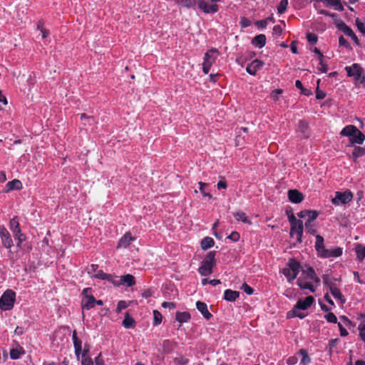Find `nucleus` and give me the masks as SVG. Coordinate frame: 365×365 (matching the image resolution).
Returning a JSON list of instances; mask_svg holds the SVG:
<instances>
[{
	"label": "nucleus",
	"instance_id": "obj_15",
	"mask_svg": "<svg viewBox=\"0 0 365 365\" xmlns=\"http://www.w3.org/2000/svg\"><path fill=\"white\" fill-rule=\"evenodd\" d=\"M288 198L292 202L297 204L304 200V195L297 190H289L288 191Z\"/></svg>",
	"mask_w": 365,
	"mask_h": 365
},
{
	"label": "nucleus",
	"instance_id": "obj_56",
	"mask_svg": "<svg viewBox=\"0 0 365 365\" xmlns=\"http://www.w3.org/2000/svg\"><path fill=\"white\" fill-rule=\"evenodd\" d=\"M282 93V89H275L271 93L272 98H273L274 101H276L278 100L279 95H280Z\"/></svg>",
	"mask_w": 365,
	"mask_h": 365
},
{
	"label": "nucleus",
	"instance_id": "obj_37",
	"mask_svg": "<svg viewBox=\"0 0 365 365\" xmlns=\"http://www.w3.org/2000/svg\"><path fill=\"white\" fill-rule=\"evenodd\" d=\"M299 353L302 356L301 364H306L310 361L309 356L306 350L300 349Z\"/></svg>",
	"mask_w": 365,
	"mask_h": 365
},
{
	"label": "nucleus",
	"instance_id": "obj_6",
	"mask_svg": "<svg viewBox=\"0 0 365 365\" xmlns=\"http://www.w3.org/2000/svg\"><path fill=\"white\" fill-rule=\"evenodd\" d=\"M16 300V293L11 289H7L0 297V309L4 311L11 310Z\"/></svg>",
	"mask_w": 365,
	"mask_h": 365
},
{
	"label": "nucleus",
	"instance_id": "obj_4",
	"mask_svg": "<svg viewBox=\"0 0 365 365\" xmlns=\"http://www.w3.org/2000/svg\"><path fill=\"white\" fill-rule=\"evenodd\" d=\"M300 264L294 259H290L282 272L289 283H292L299 272Z\"/></svg>",
	"mask_w": 365,
	"mask_h": 365
},
{
	"label": "nucleus",
	"instance_id": "obj_20",
	"mask_svg": "<svg viewBox=\"0 0 365 365\" xmlns=\"http://www.w3.org/2000/svg\"><path fill=\"white\" fill-rule=\"evenodd\" d=\"M332 296L340 302L341 304H344L346 299L341 291L338 289L336 284H331L330 289H329Z\"/></svg>",
	"mask_w": 365,
	"mask_h": 365
},
{
	"label": "nucleus",
	"instance_id": "obj_24",
	"mask_svg": "<svg viewBox=\"0 0 365 365\" xmlns=\"http://www.w3.org/2000/svg\"><path fill=\"white\" fill-rule=\"evenodd\" d=\"M239 296V292L231 289H226L224 293V299L229 302H235Z\"/></svg>",
	"mask_w": 365,
	"mask_h": 365
},
{
	"label": "nucleus",
	"instance_id": "obj_47",
	"mask_svg": "<svg viewBox=\"0 0 365 365\" xmlns=\"http://www.w3.org/2000/svg\"><path fill=\"white\" fill-rule=\"evenodd\" d=\"M305 229L307 231V232H309L310 234L314 235L316 232V230L314 227L313 222L311 223L310 222H305Z\"/></svg>",
	"mask_w": 365,
	"mask_h": 365
},
{
	"label": "nucleus",
	"instance_id": "obj_38",
	"mask_svg": "<svg viewBox=\"0 0 365 365\" xmlns=\"http://www.w3.org/2000/svg\"><path fill=\"white\" fill-rule=\"evenodd\" d=\"M319 65L317 68L322 73H327L328 71L327 65L324 61V58H318Z\"/></svg>",
	"mask_w": 365,
	"mask_h": 365
},
{
	"label": "nucleus",
	"instance_id": "obj_51",
	"mask_svg": "<svg viewBox=\"0 0 365 365\" xmlns=\"http://www.w3.org/2000/svg\"><path fill=\"white\" fill-rule=\"evenodd\" d=\"M338 327L340 331V335L341 336H346L349 334L348 331L344 328L341 322L338 323Z\"/></svg>",
	"mask_w": 365,
	"mask_h": 365
},
{
	"label": "nucleus",
	"instance_id": "obj_22",
	"mask_svg": "<svg viewBox=\"0 0 365 365\" xmlns=\"http://www.w3.org/2000/svg\"><path fill=\"white\" fill-rule=\"evenodd\" d=\"M357 128L353 125H349L345 126L341 131L340 132V135L343 136H347L349 139L352 137V135L356 132Z\"/></svg>",
	"mask_w": 365,
	"mask_h": 365
},
{
	"label": "nucleus",
	"instance_id": "obj_34",
	"mask_svg": "<svg viewBox=\"0 0 365 365\" xmlns=\"http://www.w3.org/2000/svg\"><path fill=\"white\" fill-rule=\"evenodd\" d=\"M357 259L361 261L365 258V246L357 245L355 248Z\"/></svg>",
	"mask_w": 365,
	"mask_h": 365
},
{
	"label": "nucleus",
	"instance_id": "obj_11",
	"mask_svg": "<svg viewBox=\"0 0 365 365\" xmlns=\"http://www.w3.org/2000/svg\"><path fill=\"white\" fill-rule=\"evenodd\" d=\"M347 76L354 78L356 83H358L364 74V68L359 63H353L345 67Z\"/></svg>",
	"mask_w": 365,
	"mask_h": 365
},
{
	"label": "nucleus",
	"instance_id": "obj_9",
	"mask_svg": "<svg viewBox=\"0 0 365 365\" xmlns=\"http://www.w3.org/2000/svg\"><path fill=\"white\" fill-rule=\"evenodd\" d=\"M353 196V193L348 190L344 192H336L331 202L336 206L346 205L351 201Z\"/></svg>",
	"mask_w": 365,
	"mask_h": 365
},
{
	"label": "nucleus",
	"instance_id": "obj_52",
	"mask_svg": "<svg viewBox=\"0 0 365 365\" xmlns=\"http://www.w3.org/2000/svg\"><path fill=\"white\" fill-rule=\"evenodd\" d=\"M307 41L311 44H314L317 41V36L315 34H310V33L308 34L307 36Z\"/></svg>",
	"mask_w": 365,
	"mask_h": 365
},
{
	"label": "nucleus",
	"instance_id": "obj_41",
	"mask_svg": "<svg viewBox=\"0 0 365 365\" xmlns=\"http://www.w3.org/2000/svg\"><path fill=\"white\" fill-rule=\"evenodd\" d=\"M307 217L308 218L307 222L312 223L318 217V212L315 210H307Z\"/></svg>",
	"mask_w": 365,
	"mask_h": 365
},
{
	"label": "nucleus",
	"instance_id": "obj_64",
	"mask_svg": "<svg viewBox=\"0 0 365 365\" xmlns=\"http://www.w3.org/2000/svg\"><path fill=\"white\" fill-rule=\"evenodd\" d=\"M25 329L23 327H17L14 330V334L16 335H21L24 333Z\"/></svg>",
	"mask_w": 365,
	"mask_h": 365
},
{
	"label": "nucleus",
	"instance_id": "obj_12",
	"mask_svg": "<svg viewBox=\"0 0 365 365\" xmlns=\"http://www.w3.org/2000/svg\"><path fill=\"white\" fill-rule=\"evenodd\" d=\"M0 237L4 247L7 249H11L13 247L14 243L11 235L4 226L0 227Z\"/></svg>",
	"mask_w": 365,
	"mask_h": 365
},
{
	"label": "nucleus",
	"instance_id": "obj_49",
	"mask_svg": "<svg viewBox=\"0 0 365 365\" xmlns=\"http://www.w3.org/2000/svg\"><path fill=\"white\" fill-rule=\"evenodd\" d=\"M271 21L272 19L271 18H267L266 19H264V20H260V21H257L256 23H255V25L259 27V28H265L267 25V22L268 21Z\"/></svg>",
	"mask_w": 365,
	"mask_h": 365
},
{
	"label": "nucleus",
	"instance_id": "obj_33",
	"mask_svg": "<svg viewBox=\"0 0 365 365\" xmlns=\"http://www.w3.org/2000/svg\"><path fill=\"white\" fill-rule=\"evenodd\" d=\"M135 324V320L130 317L128 313H126L125 319L123 321V326L126 329L133 327Z\"/></svg>",
	"mask_w": 365,
	"mask_h": 365
},
{
	"label": "nucleus",
	"instance_id": "obj_39",
	"mask_svg": "<svg viewBox=\"0 0 365 365\" xmlns=\"http://www.w3.org/2000/svg\"><path fill=\"white\" fill-rule=\"evenodd\" d=\"M37 29L41 31L43 38H46L49 34L48 31L43 28V24L41 21L38 22Z\"/></svg>",
	"mask_w": 365,
	"mask_h": 365
},
{
	"label": "nucleus",
	"instance_id": "obj_31",
	"mask_svg": "<svg viewBox=\"0 0 365 365\" xmlns=\"http://www.w3.org/2000/svg\"><path fill=\"white\" fill-rule=\"evenodd\" d=\"M21 187V182L19 180H13L11 181H9L6 183V192L16 189L19 190Z\"/></svg>",
	"mask_w": 365,
	"mask_h": 365
},
{
	"label": "nucleus",
	"instance_id": "obj_30",
	"mask_svg": "<svg viewBox=\"0 0 365 365\" xmlns=\"http://www.w3.org/2000/svg\"><path fill=\"white\" fill-rule=\"evenodd\" d=\"M120 282L125 284L128 287H131L135 284V278L131 274H125L120 277Z\"/></svg>",
	"mask_w": 365,
	"mask_h": 365
},
{
	"label": "nucleus",
	"instance_id": "obj_43",
	"mask_svg": "<svg viewBox=\"0 0 365 365\" xmlns=\"http://www.w3.org/2000/svg\"><path fill=\"white\" fill-rule=\"evenodd\" d=\"M93 277L101 279L109 280L111 276L104 273L102 270H99L96 274H93Z\"/></svg>",
	"mask_w": 365,
	"mask_h": 365
},
{
	"label": "nucleus",
	"instance_id": "obj_17",
	"mask_svg": "<svg viewBox=\"0 0 365 365\" xmlns=\"http://www.w3.org/2000/svg\"><path fill=\"white\" fill-rule=\"evenodd\" d=\"M342 255V249L339 247H333L331 249H326L322 257L329 258V257H337Z\"/></svg>",
	"mask_w": 365,
	"mask_h": 365
},
{
	"label": "nucleus",
	"instance_id": "obj_1",
	"mask_svg": "<svg viewBox=\"0 0 365 365\" xmlns=\"http://www.w3.org/2000/svg\"><path fill=\"white\" fill-rule=\"evenodd\" d=\"M319 282V278L317 276L314 269L311 267L303 270L301 276L297 281L298 286L302 289H308L311 292H315Z\"/></svg>",
	"mask_w": 365,
	"mask_h": 365
},
{
	"label": "nucleus",
	"instance_id": "obj_54",
	"mask_svg": "<svg viewBox=\"0 0 365 365\" xmlns=\"http://www.w3.org/2000/svg\"><path fill=\"white\" fill-rule=\"evenodd\" d=\"M240 234L236 231L232 232L228 237V238L233 242H237L240 240Z\"/></svg>",
	"mask_w": 365,
	"mask_h": 365
},
{
	"label": "nucleus",
	"instance_id": "obj_29",
	"mask_svg": "<svg viewBox=\"0 0 365 365\" xmlns=\"http://www.w3.org/2000/svg\"><path fill=\"white\" fill-rule=\"evenodd\" d=\"M9 227L10 230L12 231L14 235H19L20 232H21L19 227V223L16 217H14L10 220Z\"/></svg>",
	"mask_w": 365,
	"mask_h": 365
},
{
	"label": "nucleus",
	"instance_id": "obj_14",
	"mask_svg": "<svg viewBox=\"0 0 365 365\" xmlns=\"http://www.w3.org/2000/svg\"><path fill=\"white\" fill-rule=\"evenodd\" d=\"M72 340L73 342L75 354L78 359L82 351V342L81 340L78 339L76 330H74L72 333Z\"/></svg>",
	"mask_w": 365,
	"mask_h": 365
},
{
	"label": "nucleus",
	"instance_id": "obj_13",
	"mask_svg": "<svg viewBox=\"0 0 365 365\" xmlns=\"http://www.w3.org/2000/svg\"><path fill=\"white\" fill-rule=\"evenodd\" d=\"M264 66V62L259 60H254L251 63L248 64L246 71L252 76H255L257 72L262 68Z\"/></svg>",
	"mask_w": 365,
	"mask_h": 365
},
{
	"label": "nucleus",
	"instance_id": "obj_3",
	"mask_svg": "<svg viewBox=\"0 0 365 365\" xmlns=\"http://www.w3.org/2000/svg\"><path fill=\"white\" fill-rule=\"evenodd\" d=\"M215 265V252H210L198 268V272L202 276H208L212 273V269Z\"/></svg>",
	"mask_w": 365,
	"mask_h": 365
},
{
	"label": "nucleus",
	"instance_id": "obj_18",
	"mask_svg": "<svg viewBox=\"0 0 365 365\" xmlns=\"http://www.w3.org/2000/svg\"><path fill=\"white\" fill-rule=\"evenodd\" d=\"M196 307L206 319L209 320L212 317V314L207 309L206 303L198 301L196 303Z\"/></svg>",
	"mask_w": 365,
	"mask_h": 365
},
{
	"label": "nucleus",
	"instance_id": "obj_32",
	"mask_svg": "<svg viewBox=\"0 0 365 365\" xmlns=\"http://www.w3.org/2000/svg\"><path fill=\"white\" fill-rule=\"evenodd\" d=\"M215 244V242L212 237H206L203 238L201 241V248L202 250H207L212 247Z\"/></svg>",
	"mask_w": 365,
	"mask_h": 365
},
{
	"label": "nucleus",
	"instance_id": "obj_10",
	"mask_svg": "<svg viewBox=\"0 0 365 365\" xmlns=\"http://www.w3.org/2000/svg\"><path fill=\"white\" fill-rule=\"evenodd\" d=\"M92 289L91 288H85L82 291V309L89 310L95 307L96 305V299L91 294Z\"/></svg>",
	"mask_w": 365,
	"mask_h": 365
},
{
	"label": "nucleus",
	"instance_id": "obj_27",
	"mask_svg": "<svg viewBox=\"0 0 365 365\" xmlns=\"http://www.w3.org/2000/svg\"><path fill=\"white\" fill-rule=\"evenodd\" d=\"M175 319L180 324L187 322L190 319V314L187 312H178L175 315Z\"/></svg>",
	"mask_w": 365,
	"mask_h": 365
},
{
	"label": "nucleus",
	"instance_id": "obj_58",
	"mask_svg": "<svg viewBox=\"0 0 365 365\" xmlns=\"http://www.w3.org/2000/svg\"><path fill=\"white\" fill-rule=\"evenodd\" d=\"M356 24L358 29L363 34H365V23L359 21L358 19L356 21Z\"/></svg>",
	"mask_w": 365,
	"mask_h": 365
},
{
	"label": "nucleus",
	"instance_id": "obj_7",
	"mask_svg": "<svg viewBox=\"0 0 365 365\" xmlns=\"http://www.w3.org/2000/svg\"><path fill=\"white\" fill-rule=\"evenodd\" d=\"M314 302V299L312 296L307 297L304 299H299L293 309L294 315L300 319L305 317V314L299 312V310H306L310 307Z\"/></svg>",
	"mask_w": 365,
	"mask_h": 365
},
{
	"label": "nucleus",
	"instance_id": "obj_28",
	"mask_svg": "<svg viewBox=\"0 0 365 365\" xmlns=\"http://www.w3.org/2000/svg\"><path fill=\"white\" fill-rule=\"evenodd\" d=\"M233 215H234V217L235 218V220L237 221H242L244 223H247L249 225L252 224L251 220H249V218L247 217L245 212H244L242 211H237V212H235L233 214Z\"/></svg>",
	"mask_w": 365,
	"mask_h": 365
},
{
	"label": "nucleus",
	"instance_id": "obj_26",
	"mask_svg": "<svg viewBox=\"0 0 365 365\" xmlns=\"http://www.w3.org/2000/svg\"><path fill=\"white\" fill-rule=\"evenodd\" d=\"M133 240V238L132 237L130 234L127 233L123 237H121V239L119 240L118 244V247L125 248L130 244V242Z\"/></svg>",
	"mask_w": 365,
	"mask_h": 365
},
{
	"label": "nucleus",
	"instance_id": "obj_16",
	"mask_svg": "<svg viewBox=\"0 0 365 365\" xmlns=\"http://www.w3.org/2000/svg\"><path fill=\"white\" fill-rule=\"evenodd\" d=\"M339 28L343 31V33L351 37V39L356 43V44H359V39L357 38V36H356V34L354 33V31H352V29L349 27L346 24H344V22H341V24H339L338 25Z\"/></svg>",
	"mask_w": 365,
	"mask_h": 365
},
{
	"label": "nucleus",
	"instance_id": "obj_57",
	"mask_svg": "<svg viewBox=\"0 0 365 365\" xmlns=\"http://www.w3.org/2000/svg\"><path fill=\"white\" fill-rule=\"evenodd\" d=\"M242 289L243 291L247 293V294H252L254 292L253 289L250 287L249 285H247L246 283H244L242 286Z\"/></svg>",
	"mask_w": 365,
	"mask_h": 365
},
{
	"label": "nucleus",
	"instance_id": "obj_35",
	"mask_svg": "<svg viewBox=\"0 0 365 365\" xmlns=\"http://www.w3.org/2000/svg\"><path fill=\"white\" fill-rule=\"evenodd\" d=\"M199 190L200 193L204 196L207 197L209 199L212 198V195H210L209 192H206V188L208 187V184L202 182H199Z\"/></svg>",
	"mask_w": 365,
	"mask_h": 365
},
{
	"label": "nucleus",
	"instance_id": "obj_53",
	"mask_svg": "<svg viewBox=\"0 0 365 365\" xmlns=\"http://www.w3.org/2000/svg\"><path fill=\"white\" fill-rule=\"evenodd\" d=\"M340 322H341V324L345 326V327H350L351 325V322L350 319H349L346 317L345 316H341L340 317Z\"/></svg>",
	"mask_w": 365,
	"mask_h": 365
},
{
	"label": "nucleus",
	"instance_id": "obj_40",
	"mask_svg": "<svg viewBox=\"0 0 365 365\" xmlns=\"http://www.w3.org/2000/svg\"><path fill=\"white\" fill-rule=\"evenodd\" d=\"M365 154V149L361 147H356L353 150L352 155L354 158H359Z\"/></svg>",
	"mask_w": 365,
	"mask_h": 365
},
{
	"label": "nucleus",
	"instance_id": "obj_46",
	"mask_svg": "<svg viewBox=\"0 0 365 365\" xmlns=\"http://www.w3.org/2000/svg\"><path fill=\"white\" fill-rule=\"evenodd\" d=\"M323 283L328 289H330L331 284H336L327 274L323 276Z\"/></svg>",
	"mask_w": 365,
	"mask_h": 365
},
{
	"label": "nucleus",
	"instance_id": "obj_23",
	"mask_svg": "<svg viewBox=\"0 0 365 365\" xmlns=\"http://www.w3.org/2000/svg\"><path fill=\"white\" fill-rule=\"evenodd\" d=\"M252 44L256 47L261 48L264 46L266 43V36L264 34L256 36L252 41Z\"/></svg>",
	"mask_w": 365,
	"mask_h": 365
},
{
	"label": "nucleus",
	"instance_id": "obj_48",
	"mask_svg": "<svg viewBox=\"0 0 365 365\" xmlns=\"http://www.w3.org/2000/svg\"><path fill=\"white\" fill-rule=\"evenodd\" d=\"M14 237L18 241L16 246L21 247V243L26 240L25 235L23 233L20 232L19 235H15Z\"/></svg>",
	"mask_w": 365,
	"mask_h": 365
},
{
	"label": "nucleus",
	"instance_id": "obj_8",
	"mask_svg": "<svg viewBox=\"0 0 365 365\" xmlns=\"http://www.w3.org/2000/svg\"><path fill=\"white\" fill-rule=\"evenodd\" d=\"M218 54V50L215 48L208 50L205 53L202 62V71L204 73L207 74L209 73L212 66L215 63Z\"/></svg>",
	"mask_w": 365,
	"mask_h": 365
},
{
	"label": "nucleus",
	"instance_id": "obj_42",
	"mask_svg": "<svg viewBox=\"0 0 365 365\" xmlns=\"http://www.w3.org/2000/svg\"><path fill=\"white\" fill-rule=\"evenodd\" d=\"M154 322L153 324L157 326L162 322V314L157 310L153 311Z\"/></svg>",
	"mask_w": 365,
	"mask_h": 365
},
{
	"label": "nucleus",
	"instance_id": "obj_59",
	"mask_svg": "<svg viewBox=\"0 0 365 365\" xmlns=\"http://www.w3.org/2000/svg\"><path fill=\"white\" fill-rule=\"evenodd\" d=\"M162 307L164 308H168L170 309H173L176 307V305L174 302H164L162 304Z\"/></svg>",
	"mask_w": 365,
	"mask_h": 365
},
{
	"label": "nucleus",
	"instance_id": "obj_2",
	"mask_svg": "<svg viewBox=\"0 0 365 365\" xmlns=\"http://www.w3.org/2000/svg\"><path fill=\"white\" fill-rule=\"evenodd\" d=\"M175 3L187 9H195L196 6L205 14H215L219 10L217 4H208L203 0H175Z\"/></svg>",
	"mask_w": 365,
	"mask_h": 365
},
{
	"label": "nucleus",
	"instance_id": "obj_5",
	"mask_svg": "<svg viewBox=\"0 0 365 365\" xmlns=\"http://www.w3.org/2000/svg\"><path fill=\"white\" fill-rule=\"evenodd\" d=\"M288 219L291 225L290 235L292 237L295 236L299 242H302L304 230L303 222L301 220L297 219L294 214L289 215Z\"/></svg>",
	"mask_w": 365,
	"mask_h": 365
},
{
	"label": "nucleus",
	"instance_id": "obj_55",
	"mask_svg": "<svg viewBox=\"0 0 365 365\" xmlns=\"http://www.w3.org/2000/svg\"><path fill=\"white\" fill-rule=\"evenodd\" d=\"M20 352L19 350L17 349H11L10 351V357L12 359H17L20 357Z\"/></svg>",
	"mask_w": 365,
	"mask_h": 365
},
{
	"label": "nucleus",
	"instance_id": "obj_61",
	"mask_svg": "<svg viewBox=\"0 0 365 365\" xmlns=\"http://www.w3.org/2000/svg\"><path fill=\"white\" fill-rule=\"evenodd\" d=\"M217 187L218 190L226 189L227 187V185L226 181L224 179H222L217 182Z\"/></svg>",
	"mask_w": 365,
	"mask_h": 365
},
{
	"label": "nucleus",
	"instance_id": "obj_62",
	"mask_svg": "<svg viewBox=\"0 0 365 365\" xmlns=\"http://www.w3.org/2000/svg\"><path fill=\"white\" fill-rule=\"evenodd\" d=\"M299 127L302 130V132L304 133L308 128V124L305 121L300 120L299 122Z\"/></svg>",
	"mask_w": 365,
	"mask_h": 365
},
{
	"label": "nucleus",
	"instance_id": "obj_25",
	"mask_svg": "<svg viewBox=\"0 0 365 365\" xmlns=\"http://www.w3.org/2000/svg\"><path fill=\"white\" fill-rule=\"evenodd\" d=\"M365 135L357 128L356 132L350 138L352 143L362 144L364 141Z\"/></svg>",
	"mask_w": 365,
	"mask_h": 365
},
{
	"label": "nucleus",
	"instance_id": "obj_50",
	"mask_svg": "<svg viewBox=\"0 0 365 365\" xmlns=\"http://www.w3.org/2000/svg\"><path fill=\"white\" fill-rule=\"evenodd\" d=\"M128 307L126 302L119 301L116 307V312L120 313L121 310L125 309Z\"/></svg>",
	"mask_w": 365,
	"mask_h": 365
},
{
	"label": "nucleus",
	"instance_id": "obj_60",
	"mask_svg": "<svg viewBox=\"0 0 365 365\" xmlns=\"http://www.w3.org/2000/svg\"><path fill=\"white\" fill-rule=\"evenodd\" d=\"M81 365H93V362L90 357H82Z\"/></svg>",
	"mask_w": 365,
	"mask_h": 365
},
{
	"label": "nucleus",
	"instance_id": "obj_63",
	"mask_svg": "<svg viewBox=\"0 0 365 365\" xmlns=\"http://www.w3.org/2000/svg\"><path fill=\"white\" fill-rule=\"evenodd\" d=\"M325 96H326V93L324 91L319 90V88L317 89L316 98L317 99H324L325 98Z\"/></svg>",
	"mask_w": 365,
	"mask_h": 365
},
{
	"label": "nucleus",
	"instance_id": "obj_36",
	"mask_svg": "<svg viewBox=\"0 0 365 365\" xmlns=\"http://www.w3.org/2000/svg\"><path fill=\"white\" fill-rule=\"evenodd\" d=\"M288 4H289L288 0H282L279 2V6H277L278 14H284L287 9Z\"/></svg>",
	"mask_w": 365,
	"mask_h": 365
},
{
	"label": "nucleus",
	"instance_id": "obj_19",
	"mask_svg": "<svg viewBox=\"0 0 365 365\" xmlns=\"http://www.w3.org/2000/svg\"><path fill=\"white\" fill-rule=\"evenodd\" d=\"M358 320L360 321L358 326L359 336L361 340L365 343V314H360Z\"/></svg>",
	"mask_w": 365,
	"mask_h": 365
},
{
	"label": "nucleus",
	"instance_id": "obj_44",
	"mask_svg": "<svg viewBox=\"0 0 365 365\" xmlns=\"http://www.w3.org/2000/svg\"><path fill=\"white\" fill-rule=\"evenodd\" d=\"M174 362L176 365H186L189 360L185 357L179 356L174 359Z\"/></svg>",
	"mask_w": 365,
	"mask_h": 365
},
{
	"label": "nucleus",
	"instance_id": "obj_45",
	"mask_svg": "<svg viewBox=\"0 0 365 365\" xmlns=\"http://www.w3.org/2000/svg\"><path fill=\"white\" fill-rule=\"evenodd\" d=\"M324 319L330 323H337V318L336 315L332 312H329L328 314H325Z\"/></svg>",
	"mask_w": 365,
	"mask_h": 365
},
{
	"label": "nucleus",
	"instance_id": "obj_21",
	"mask_svg": "<svg viewBox=\"0 0 365 365\" xmlns=\"http://www.w3.org/2000/svg\"><path fill=\"white\" fill-rule=\"evenodd\" d=\"M315 248L320 257L326 250L324 245V238L321 235H317L316 236Z\"/></svg>",
	"mask_w": 365,
	"mask_h": 365
}]
</instances>
